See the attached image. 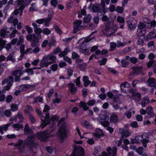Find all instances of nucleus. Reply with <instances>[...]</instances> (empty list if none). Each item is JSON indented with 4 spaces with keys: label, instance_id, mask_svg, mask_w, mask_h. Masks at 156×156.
Wrapping results in <instances>:
<instances>
[{
    "label": "nucleus",
    "instance_id": "nucleus-1",
    "mask_svg": "<svg viewBox=\"0 0 156 156\" xmlns=\"http://www.w3.org/2000/svg\"><path fill=\"white\" fill-rule=\"evenodd\" d=\"M101 4L98 3H95L94 4L90 3L88 8L93 12L97 13V15H98L100 14L101 15H102V14L104 15L105 14L108 10V8H105L102 9L101 7Z\"/></svg>",
    "mask_w": 156,
    "mask_h": 156
},
{
    "label": "nucleus",
    "instance_id": "nucleus-2",
    "mask_svg": "<svg viewBox=\"0 0 156 156\" xmlns=\"http://www.w3.org/2000/svg\"><path fill=\"white\" fill-rule=\"evenodd\" d=\"M120 89L122 92L127 94L131 93L132 96H135L134 89L130 87V85L127 82H125L120 85Z\"/></svg>",
    "mask_w": 156,
    "mask_h": 156
},
{
    "label": "nucleus",
    "instance_id": "nucleus-3",
    "mask_svg": "<svg viewBox=\"0 0 156 156\" xmlns=\"http://www.w3.org/2000/svg\"><path fill=\"white\" fill-rule=\"evenodd\" d=\"M35 136L34 134L29 136L26 140L25 141V144L27 145L30 151H33V147H36L37 144L34 140Z\"/></svg>",
    "mask_w": 156,
    "mask_h": 156
},
{
    "label": "nucleus",
    "instance_id": "nucleus-4",
    "mask_svg": "<svg viewBox=\"0 0 156 156\" xmlns=\"http://www.w3.org/2000/svg\"><path fill=\"white\" fill-rule=\"evenodd\" d=\"M60 141L63 142L66 138L67 133L66 126L62 124L59 127L58 131Z\"/></svg>",
    "mask_w": 156,
    "mask_h": 156
},
{
    "label": "nucleus",
    "instance_id": "nucleus-5",
    "mask_svg": "<svg viewBox=\"0 0 156 156\" xmlns=\"http://www.w3.org/2000/svg\"><path fill=\"white\" fill-rule=\"evenodd\" d=\"M72 152L74 156H85V152L84 149L81 146L75 145Z\"/></svg>",
    "mask_w": 156,
    "mask_h": 156
},
{
    "label": "nucleus",
    "instance_id": "nucleus-6",
    "mask_svg": "<svg viewBox=\"0 0 156 156\" xmlns=\"http://www.w3.org/2000/svg\"><path fill=\"white\" fill-rule=\"evenodd\" d=\"M37 138L41 142H46L48 138L52 136V135L48 132L47 130L44 131H41L38 133L37 134Z\"/></svg>",
    "mask_w": 156,
    "mask_h": 156
},
{
    "label": "nucleus",
    "instance_id": "nucleus-7",
    "mask_svg": "<svg viewBox=\"0 0 156 156\" xmlns=\"http://www.w3.org/2000/svg\"><path fill=\"white\" fill-rule=\"evenodd\" d=\"M59 119V116L56 115H53L48 120L49 123H47L48 125L50 124V128L52 129L56 123V121H58Z\"/></svg>",
    "mask_w": 156,
    "mask_h": 156
},
{
    "label": "nucleus",
    "instance_id": "nucleus-8",
    "mask_svg": "<svg viewBox=\"0 0 156 156\" xmlns=\"http://www.w3.org/2000/svg\"><path fill=\"white\" fill-rule=\"evenodd\" d=\"M146 27L145 24L143 22H140L138 26L137 33L139 36H142L145 33V27Z\"/></svg>",
    "mask_w": 156,
    "mask_h": 156
},
{
    "label": "nucleus",
    "instance_id": "nucleus-9",
    "mask_svg": "<svg viewBox=\"0 0 156 156\" xmlns=\"http://www.w3.org/2000/svg\"><path fill=\"white\" fill-rule=\"evenodd\" d=\"M50 114L49 113H47L46 114L45 117L42 116L41 118V120L42 123H41L40 127L42 128H44L45 126H47V123H49L48 120H49Z\"/></svg>",
    "mask_w": 156,
    "mask_h": 156
},
{
    "label": "nucleus",
    "instance_id": "nucleus-10",
    "mask_svg": "<svg viewBox=\"0 0 156 156\" xmlns=\"http://www.w3.org/2000/svg\"><path fill=\"white\" fill-rule=\"evenodd\" d=\"M141 138V142L142 143L143 146L146 148L147 147V144L149 142V139H147L149 137L147 136V134L146 133H143L141 136H139Z\"/></svg>",
    "mask_w": 156,
    "mask_h": 156
},
{
    "label": "nucleus",
    "instance_id": "nucleus-11",
    "mask_svg": "<svg viewBox=\"0 0 156 156\" xmlns=\"http://www.w3.org/2000/svg\"><path fill=\"white\" fill-rule=\"evenodd\" d=\"M24 68L22 67L20 68H18L16 70L12 73V74L14 76H20L23 75L25 73V71L23 70Z\"/></svg>",
    "mask_w": 156,
    "mask_h": 156
},
{
    "label": "nucleus",
    "instance_id": "nucleus-12",
    "mask_svg": "<svg viewBox=\"0 0 156 156\" xmlns=\"http://www.w3.org/2000/svg\"><path fill=\"white\" fill-rule=\"evenodd\" d=\"M131 69L133 71V75H137L141 73L143 68L141 66H131Z\"/></svg>",
    "mask_w": 156,
    "mask_h": 156
},
{
    "label": "nucleus",
    "instance_id": "nucleus-13",
    "mask_svg": "<svg viewBox=\"0 0 156 156\" xmlns=\"http://www.w3.org/2000/svg\"><path fill=\"white\" fill-rule=\"evenodd\" d=\"M147 113L149 115V118L153 117L154 115V114L152 107L151 106H148L146 108Z\"/></svg>",
    "mask_w": 156,
    "mask_h": 156
},
{
    "label": "nucleus",
    "instance_id": "nucleus-14",
    "mask_svg": "<svg viewBox=\"0 0 156 156\" xmlns=\"http://www.w3.org/2000/svg\"><path fill=\"white\" fill-rule=\"evenodd\" d=\"M105 30L106 32L112 31L114 32H115L117 30V29L113 25L108 23L106 25Z\"/></svg>",
    "mask_w": 156,
    "mask_h": 156
},
{
    "label": "nucleus",
    "instance_id": "nucleus-15",
    "mask_svg": "<svg viewBox=\"0 0 156 156\" xmlns=\"http://www.w3.org/2000/svg\"><path fill=\"white\" fill-rule=\"evenodd\" d=\"M82 124L87 129H94L93 126L89 124V122L86 120H84L82 121Z\"/></svg>",
    "mask_w": 156,
    "mask_h": 156
},
{
    "label": "nucleus",
    "instance_id": "nucleus-16",
    "mask_svg": "<svg viewBox=\"0 0 156 156\" xmlns=\"http://www.w3.org/2000/svg\"><path fill=\"white\" fill-rule=\"evenodd\" d=\"M54 54L52 52H51L49 54L47 55L44 56L43 58L45 59L48 61L50 60L51 61H54L56 59V57L54 55Z\"/></svg>",
    "mask_w": 156,
    "mask_h": 156
},
{
    "label": "nucleus",
    "instance_id": "nucleus-17",
    "mask_svg": "<svg viewBox=\"0 0 156 156\" xmlns=\"http://www.w3.org/2000/svg\"><path fill=\"white\" fill-rule=\"evenodd\" d=\"M87 104L85 102L81 101L80 102L79 105V107L80 108H83L84 111H86L89 110V107L87 106Z\"/></svg>",
    "mask_w": 156,
    "mask_h": 156
},
{
    "label": "nucleus",
    "instance_id": "nucleus-18",
    "mask_svg": "<svg viewBox=\"0 0 156 156\" xmlns=\"http://www.w3.org/2000/svg\"><path fill=\"white\" fill-rule=\"evenodd\" d=\"M97 129H99L102 132V133H100L98 131H95V132L93 133V135L94 137L100 138L101 137L104 136L103 133L101 129L98 128H97Z\"/></svg>",
    "mask_w": 156,
    "mask_h": 156
},
{
    "label": "nucleus",
    "instance_id": "nucleus-19",
    "mask_svg": "<svg viewBox=\"0 0 156 156\" xmlns=\"http://www.w3.org/2000/svg\"><path fill=\"white\" fill-rule=\"evenodd\" d=\"M11 124H5L0 126V133L2 135L4 134L3 130H7L8 129L9 127Z\"/></svg>",
    "mask_w": 156,
    "mask_h": 156
},
{
    "label": "nucleus",
    "instance_id": "nucleus-20",
    "mask_svg": "<svg viewBox=\"0 0 156 156\" xmlns=\"http://www.w3.org/2000/svg\"><path fill=\"white\" fill-rule=\"evenodd\" d=\"M155 33L154 30H152L149 32L147 34L146 38V40L147 41H149V39H150L154 37Z\"/></svg>",
    "mask_w": 156,
    "mask_h": 156
},
{
    "label": "nucleus",
    "instance_id": "nucleus-21",
    "mask_svg": "<svg viewBox=\"0 0 156 156\" xmlns=\"http://www.w3.org/2000/svg\"><path fill=\"white\" fill-rule=\"evenodd\" d=\"M110 122L114 123H117L119 121L118 115L116 114H113L112 115L110 118Z\"/></svg>",
    "mask_w": 156,
    "mask_h": 156
},
{
    "label": "nucleus",
    "instance_id": "nucleus-22",
    "mask_svg": "<svg viewBox=\"0 0 156 156\" xmlns=\"http://www.w3.org/2000/svg\"><path fill=\"white\" fill-rule=\"evenodd\" d=\"M128 24L129 25L128 29L131 30H133L136 28V25L134 23H133L130 20L127 21Z\"/></svg>",
    "mask_w": 156,
    "mask_h": 156
},
{
    "label": "nucleus",
    "instance_id": "nucleus-23",
    "mask_svg": "<svg viewBox=\"0 0 156 156\" xmlns=\"http://www.w3.org/2000/svg\"><path fill=\"white\" fill-rule=\"evenodd\" d=\"M156 80L154 78H149L147 81V83L148 87H151L155 82Z\"/></svg>",
    "mask_w": 156,
    "mask_h": 156
},
{
    "label": "nucleus",
    "instance_id": "nucleus-24",
    "mask_svg": "<svg viewBox=\"0 0 156 156\" xmlns=\"http://www.w3.org/2000/svg\"><path fill=\"white\" fill-rule=\"evenodd\" d=\"M129 132L127 130L123 129L121 139H123L124 138V137L125 138H127L129 136Z\"/></svg>",
    "mask_w": 156,
    "mask_h": 156
},
{
    "label": "nucleus",
    "instance_id": "nucleus-25",
    "mask_svg": "<svg viewBox=\"0 0 156 156\" xmlns=\"http://www.w3.org/2000/svg\"><path fill=\"white\" fill-rule=\"evenodd\" d=\"M53 27L56 32L59 35H60L63 33L62 31L57 25L56 24H54Z\"/></svg>",
    "mask_w": 156,
    "mask_h": 156
},
{
    "label": "nucleus",
    "instance_id": "nucleus-26",
    "mask_svg": "<svg viewBox=\"0 0 156 156\" xmlns=\"http://www.w3.org/2000/svg\"><path fill=\"white\" fill-rule=\"evenodd\" d=\"M6 41L3 40L2 38H0V51L2 50L5 47Z\"/></svg>",
    "mask_w": 156,
    "mask_h": 156
},
{
    "label": "nucleus",
    "instance_id": "nucleus-27",
    "mask_svg": "<svg viewBox=\"0 0 156 156\" xmlns=\"http://www.w3.org/2000/svg\"><path fill=\"white\" fill-rule=\"evenodd\" d=\"M8 33L9 34L10 32L7 31L5 29H2L0 31V36L3 38L6 37Z\"/></svg>",
    "mask_w": 156,
    "mask_h": 156
},
{
    "label": "nucleus",
    "instance_id": "nucleus-28",
    "mask_svg": "<svg viewBox=\"0 0 156 156\" xmlns=\"http://www.w3.org/2000/svg\"><path fill=\"white\" fill-rule=\"evenodd\" d=\"M47 61H48L47 60L43 59V60H42L40 62V66L42 68L44 67H47L48 66Z\"/></svg>",
    "mask_w": 156,
    "mask_h": 156
},
{
    "label": "nucleus",
    "instance_id": "nucleus-29",
    "mask_svg": "<svg viewBox=\"0 0 156 156\" xmlns=\"http://www.w3.org/2000/svg\"><path fill=\"white\" fill-rule=\"evenodd\" d=\"M137 91V90L136 89H134V91L135 95L134 96H132V97H135V96H136L138 98L136 100L138 101H140L141 100V95L140 93L139 92H136Z\"/></svg>",
    "mask_w": 156,
    "mask_h": 156
},
{
    "label": "nucleus",
    "instance_id": "nucleus-30",
    "mask_svg": "<svg viewBox=\"0 0 156 156\" xmlns=\"http://www.w3.org/2000/svg\"><path fill=\"white\" fill-rule=\"evenodd\" d=\"M13 81V77L12 76H10L8 78H7V83H8V85L10 86H12Z\"/></svg>",
    "mask_w": 156,
    "mask_h": 156
},
{
    "label": "nucleus",
    "instance_id": "nucleus-31",
    "mask_svg": "<svg viewBox=\"0 0 156 156\" xmlns=\"http://www.w3.org/2000/svg\"><path fill=\"white\" fill-rule=\"evenodd\" d=\"M110 0H101V4L102 9L105 8V3L107 5H108L110 2Z\"/></svg>",
    "mask_w": 156,
    "mask_h": 156
},
{
    "label": "nucleus",
    "instance_id": "nucleus-32",
    "mask_svg": "<svg viewBox=\"0 0 156 156\" xmlns=\"http://www.w3.org/2000/svg\"><path fill=\"white\" fill-rule=\"evenodd\" d=\"M19 89L22 92L26 91L28 89L27 84H24L21 85L19 86Z\"/></svg>",
    "mask_w": 156,
    "mask_h": 156
},
{
    "label": "nucleus",
    "instance_id": "nucleus-33",
    "mask_svg": "<svg viewBox=\"0 0 156 156\" xmlns=\"http://www.w3.org/2000/svg\"><path fill=\"white\" fill-rule=\"evenodd\" d=\"M146 101H147V103L149 102L150 101L149 99L144 97L141 102V105L143 107H145L147 105L146 102Z\"/></svg>",
    "mask_w": 156,
    "mask_h": 156
},
{
    "label": "nucleus",
    "instance_id": "nucleus-34",
    "mask_svg": "<svg viewBox=\"0 0 156 156\" xmlns=\"http://www.w3.org/2000/svg\"><path fill=\"white\" fill-rule=\"evenodd\" d=\"M24 37L22 35H20L17 43V45L19 46L24 42Z\"/></svg>",
    "mask_w": 156,
    "mask_h": 156
},
{
    "label": "nucleus",
    "instance_id": "nucleus-35",
    "mask_svg": "<svg viewBox=\"0 0 156 156\" xmlns=\"http://www.w3.org/2000/svg\"><path fill=\"white\" fill-rule=\"evenodd\" d=\"M17 118L18 117L21 122H23L24 120V117L22 113L21 112H19L17 114Z\"/></svg>",
    "mask_w": 156,
    "mask_h": 156
},
{
    "label": "nucleus",
    "instance_id": "nucleus-36",
    "mask_svg": "<svg viewBox=\"0 0 156 156\" xmlns=\"http://www.w3.org/2000/svg\"><path fill=\"white\" fill-rule=\"evenodd\" d=\"M121 63L122 67H127L129 63V62L126 61L124 59H122L121 60Z\"/></svg>",
    "mask_w": 156,
    "mask_h": 156
},
{
    "label": "nucleus",
    "instance_id": "nucleus-37",
    "mask_svg": "<svg viewBox=\"0 0 156 156\" xmlns=\"http://www.w3.org/2000/svg\"><path fill=\"white\" fill-rule=\"evenodd\" d=\"M107 61V59L105 58H103L101 60H99L98 61V63L100 62L99 65L101 66L105 65Z\"/></svg>",
    "mask_w": 156,
    "mask_h": 156
},
{
    "label": "nucleus",
    "instance_id": "nucleus-38",
    "mask_svg": "<svg viewBox=\"0 0 156 156\" xmlns=\"http://www.w3.org/2000/svg\"><path fill=\"white\" fill-rule=\"evenodd\" d=\"M36 69V67H34L33 69L32 68H29V69H25V72L27 73L28 75L30 74L31 75H33L34 74V71L33 70V69Z\"/></svg>",
    "mask_w": 156,
    "mask_h": 156
},
{
    "label": "nucleus",
    "instance_id": "nucleus-39",
    "mask_svg": "<svg viewBox=\"0 0 156 156\" xmlns=\"http://www.w3.org/2000/svg\"><path fill=\"white\" fill-rule=\"evenodd\" d=\"M140 138L139 136L136 137L134 139H132L131 140V144H138L141 142V140L138 139V138Z\"/></svg>",
    "mask_w": 156,
    "mask_h": 156
},
{
    "label": "nucleus",
    "instance_id": "nucleus-40",
    "mask_svg": "<svg viewBox=\"0 0 156 156\" xmlns=\"http://www.w3.org/2000/svg\"><path fill=\"white\" fill-rule=\"evenodd\" d=\"M91 15L90 14H89L88 16H86L84 18V22L86 23H89L91 20Z\"/></svg>",
    "mask_w": 156,
    "mask_h": 156
},
{
    "label": "nucleus",
    "instance_id": "nucleus-41",
    "mask_svg": "<svg viewBox=\"0 0 156 156\" xmlns=\"http://www.w3.org/2000/svg\"><path fill=\"white\" fill-rule=\"evenodd\" d=\"M149 23V25H147V28H150L152 27H154L156 25V22L155 20H153L150 22Z\"/></svg>",
    "mask_w": 156,
    "mask_h": 156
},
{
    "label": "nucleus",
    "instance_id": "nucleus-42",
    "mask_svg": "<svg viewBox=\"0 0 156 156\" xmlns=\"http://www.w3.org/2000/svg\"><path fill=\"white\" fill-rule=\"evenodd\" d=\"M81 52L83 54H84L85 55H90L88 49L86 48H85L84 47H82L81 48Z\"/></svg>",
    "mask_w": 156,
    "mask_h": 156
},
{
    "label": "nucleus",
    "instance_id": "nucleus-43",
    "mask_svg": "<svg viewBox=\"0 0 156 156\" xmlns=\"http://www.w3.org/2000/svg\"><path fill=\"white\" fill-rule=\"evenodd\" d=\"M116 44L115 42H112L110 43V48L109 51H113L116 48Z\"/></svg>",
    "mask_w": 156,
    "mask_h": 156
},
{
    "label": "nucleus",
    "instance_id": "nucleus-44",
    "mask_svg": "<svg viewBox=\"0 0 156 156\" xmlns=\"http://www.w3.org/2000/svg\"><path fill=\"white\" fill-rule=\"evenodd\" d=\"M54 92V90L53 89H51L49 90L48 92L47 93L46 96L48 98L50 99L51 98L52 95Z\"/></svg>",
    "mask_w": 156,
    "mask_h": 156
},
{
    "label": "nucleus",
    "instance_id": "nucleus-45",
    "mask_svg": "<svg viewBox=\"0 0 156 156\" xmlns=\"http://www.w3.org/2000/svg\"><path fill=\"white\" fill-rule=\"evenodd\" d=\"M58 67V66L57 64L55 63L54 64L52 65L50 67V69L53 71L55 72L57 70Z\"/></svg>",
    "mask_w": 156,
    "mask_h": 156
},
{
    "label": "nucleus",
    "instance_id": "nucleus-46",
    "mask_svg": "<svg viewBox=\"0 0 156 156\" xmlns=\"http://www.w3.org/2000/svg\"><path fill=\"white\" fill-rule=\"evenodd\" d=\"M43 34L46 35H48L51 33V31L48 28H44L42 30Z\"/></svg>",
    "mask_w": 156,
    "mask_h": 156
},
{
    "label": "nucleus",
    "instance_id": "nucleus-47",
    "mask_svg": "<svg viewBox=\"0 0 156 156\" xmlns=\"http://www.w3.org/2000/svg\"><path fill=\"white\" fill-rule=\"evenodd\" d=\"M144 148L142 147H139L136 149V152L140 155H141L142 154L143 152Z\"/></svg>",
    "mask_w": 156,
    "mask_h": 156
},
{
    "label": "nucleus",
    "instance_id": "nucleus-48",
    "mask_svg": "<svg viewBox=\"0 0 156 156\" xmlns=\"http://www.w3.org/2000/svg\"><path fill=\"white\" fill-rule=\"evenodd\" d=\"M29 118L32 124H33L36 122V119L31 114H30V115L29 116Z\"/></svg>",
    "mask_w": 156,
    "mask_h": 156
},
{
    "label": "nucleus",
    "instance_id": "nucleus-49",
    "mask_svg": "<svg viewBox=\"0 0 156 156\" xmlns=\"http://www.w3.org/2000/svg\"><path fill=\"white\" fill-rule=\"evenodd\" d=\"M18 19L17 18H15L13 21L12 23L14 27L12 28L11 27V28L12 29H15L16 28V26L18 24Z\"/></svg>",
    "mask_w": 156,
    "mask_h": 156
},
{
    "label": "nucleus",
    "instance_id": "nucleus-50",
    "mask_svg": "<svg viewBox=\"0 0 156 156\" xmlns=\"http://www.w3.org/2000/svg\"><path fill=\"white\" fill-rule=\"evenodd\" d=\"M61 51V49L59 47H58L54 49L53 51L51 52L54 54L56 55L58 53H60Z\"/></svg>",
    "mask_w": 156,
    "mask_h": 156
},
{
    "label": "nucleus",
    "instance_id": "nucleus-51",
    "mask_svg": "<svg viewBox=\"0 0 156 156\" xmlns=\"http://www.w3.org/2000/svg\"><path fill=\"white\" fill-rule=\"evenodd\" d=\"M11 30H12L11 29ZM13 30L10 34H9L11 37L13 38L15 37L16 34L18 32V31L15 29H13Z\"/></svg>",
    "mask_w": 156,
    "mask_h": 156
},
{
    "label": "nucleus",
    "instance_id": "nucleus-52",
    "mask_svg": "<svg viewBox=\"0 0 156 156\" xmlns=\"http://www.w3.org/2000/svg\"><path fill=\"white\" fill-rule=\"evenodd\" d=\"M80 56L76 52H73L72 54V58L73 59L79 58Z\"/></svg>",
    "mask_w": 156,
    "mask_h": 156
},
{
    "label": "nucleus",
    "instance_id": "nucleus-53",
    "mask_svg": "<svg viewBox=\"0 0 156 156\" xmlns=\"http://www.w3.org/2000/svg\"><path fill=\"white\" fill-rule=\"evenodd\" d=\"M12 127L15 129H19L23 127V125L19 123L14 124L12 125Z\"/></svg>",
    "mask_w": 156,
    "mask_h": 156
},
{
    "label": "nucleus",
    "instance_id": "nucleus-54",
    "mask_svg": "<svg viewBox=\"0 0 156 156\" xmlns=\"http://www.w3.org/2000/svg\"><path fill=\"white\" fill-rule=\"evenodd\" d=\"M155 61L150 60L149 62H147V68H150L151 67L154 65Z\"/></svg>",
    "mask_w": 156,
    "mask_h": 156
},
{
    "label": "nucleus",
    "instance_id": "nucleus-55",
    "mask_svg": "<svg viewBox=\"0 0 156 156\" xmlns=\"http://www.w3.org/2000/svg\"><path fill=\"white\" fill-rule=\"evenodd\" d=\"M96 102V101L95 99H92L89 100L87 103V104L89 106H92Z\"/></svg>",
    "mask_w": 156,
    "mask_h": 156
},
{
    "label": "nucleus",
    "instance_id": "nucleus-56",
    "mask_svg": "<svg viewBox=\"0 0 156 156\" xmlns=\"http://www.w3.org/2000/svg\"><path fill=\"white\" fill-rule=\"evenodd\" d=\"M123 10L124 8L123 7H120L119 6H117L115 10L116 12L120 13H122Z\"/></svg>",
    "mask_w": 156,
    "mask_h": 156
},
{
    "label": "nucleus",
    "instance_id": "nucleus-57",
    "mask_svg": "<svg viewBox=\"0 0 156 156\" xmlns=\"http://www.w3.org/2000/svg\"><path fill=\"white\" fill-rule=\"evenodd\" d=\"M34 30L35 33L39 36L42 32V30L40 28L37 27L36 29H34Z\"/></svg>",
    "mask_w": 156,
    "mask_h": 156
},
{
    "label": "nucleus",
    "instance_id": "nucleus-58",
    "mask_svg": "<svg viewBox=\"0 0 156 156\" xmlns=\"http://www.w3.org/2000/svg\"><path fill=\"white\" fill-rule=\"evenodd\" d=\"M58 4L57 0H51V5L54 8H55L57 6Z\"/></svg>",
    "mask_w": 156,
    "mask_h": 156
},
{
    "label": "nucleus",
    "instance_id": "nucleus-59",
    "mask_svg": "<svg viewBox=\"0 0 156 156\" xmlns=\"http://www.w3.org/2000/svg\"><path fill=\"white\" fill-rule=\"evenodd\" d=\"M117 21L121 23H123L124 22V18L121 16H119L117 18Z\"/></svg>",
    "mask_w": 156,
    "mask_h": 156
},
{
    "label": "nucleus",
    "instance_id": "nucleus-60",
    "mask_svg": "<svg viewBox=\"0 0 156 156\" xmlns=\"http://www.w3.org/2000/svg\"><path fill=\"white\" fill-rule=\"evenodd\" d=\"M64 60L66 62L68 63L69 64H71L72 63L71 59L67 56L63 57Z\"/></svg>",
    "mask_w": 156,
    "mask_h": 156
},
{
    "label": "nucleus",
    "instance_id": "nucleus-61",
    "mask_svg": "<svg viewBox=\"0 0 156 156\" xmlns=\"http://www.w3.org/2000/svg\"><path fill=\"white\" fill-rule=\"evenodd\" d=\"M82 96L83 98H85L87 94V88H84L82 89Z\"/></svg>",
    "mask_w": 156,
    "mask_h": 156
},
{
    "label": "nucleus",
    "instance_id": "nucleus-62",
    "mask_svg": "<svg viewBox=\"0 0 156 156\" xmlns=\"http://www.w3.org/2000/svg\"><path fill=\"white\" fill-rule=\"evenodd\" d=\"M52 103L53 104H58L61 102V98H55L52 99Z\"/></svg>",
    "mask_w": 156,
    "mask_h": 156
},
{
    "label": "nucleus",
    "instance_id": "nucleus-63",
    "mask_svg": "<svg viewBox=\"0 0 156 156\" xmlns=\"http://www.w3.org/2000/svg\"><path fill=\"white\" fill-rule=\"evenodd\" d=\"M5 115L7 117H9L11 116V113L9 110H6L5 111Z\"/></svg>",
    "mask_w": 156,
    "mask_h": 156
},
{
    "label": "nucleus",
    "instance_id": "nucleus-64",
    "mask_svg": "<svg viewBox=\"0 0 156 156\" xmlns=\"http://www.w3.org/2000/svg\"><path fill=\"white\" fill-rule=\"evenodd\" d=\"M11 108L12 112H15L17 110L18 106L16 104L12 105H11Z\"/></svg>",
    "mask_w": 156,
    "mask_h": 156
}]
</instances>
